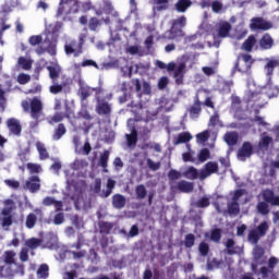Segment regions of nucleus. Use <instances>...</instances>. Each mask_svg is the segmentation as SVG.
<instances>
[{"label":"nucleus","instance_id":"1","mask_svg":"<svg viewBox=\"0 0 279 279\" xmlns=\"http://www.w3.org/2000/svg\"><path fill=\"white\" fill-rule=\"evenodd\" d=\"M4 208L0 215V221L3 228H10L12 226V210H14V201L8 198L3 202Z\"/></svg>","mask_w":279,"mask_h":279},{"label":"nucleus","instance_id":"2","mask_svg":"<svg viewBox=\"0 0 279 279\" xmlns=\"http://www.w3.org/2000/svg\"><path fill=\"white\" fill-rule=\"evenodd\" d=\"M167 71L168 73L173 71L177 84H182V77H184V73L186 72V61L170 62L167 65Z\"/></svg>","mask_w":279,"mask_h":279},{"label":"nucleus","instance_id":"3","mask_svg":"<svg viewBox=\"0 0 279 279\" xmlns=\"http://www.w3.org/2000/svg\"><path fill=\"white\" fill-rule=\"evenodd\" d=\"M22 107L25 110V112H29L31 110L33 119H38L43 110V102L38 98H34L31 101L23 100Z\"/></svg>","mask_w":279,"mask_h":279},{"label":"nucleus","instance_id":"4","mask_svg":"<svg viewBox=\"0 0 279 279\" xmlns=\"http://www.w3.org/2000/svg\"><path fill=\"white\" fill-rule=\"evenodd\" d=\"M184 25H186V17H179L173 22L171 31L165 33L163 38H167L168 40H173L180 36H184L182 29H178V27H184Z\"/></svg>","mask_w":279,"mask_h":279},{"label":"nucleus","instance_id":"5","mask_svg":"<svg viewBox=\"0 0 279 279\" xmlns=\"http://www.w3.org/2000/svg\"><path fill=\"white\" fill-rule=\"evenodd\" d=\"M232 202L228 204L229 215H239V199L243 197L246 201L247 194L243 190H238L230 194Z\"/></svg>","mask_w":279,"mask_h":279},{"label":"nucleus","instance_id":"6","mask_svg":"<svg viewBox=\"0 0 279 279\" xmlns=\"http://www.w3.org/2000/svg\"><path fill=\"white\" fill-rule=\"evenodd\" d=\"M269 230V225L267 222H262L256 229H253L248 232V242L253 245H256L262 236L267 234Z\"/></svg>","mask_w":279,"mask_h":279},{"label":"nucleus","instance_id":"7","mask_svg":"<svg viewBox=\"0 0 279 279\" xmlns=\"http://www.w3.org/2000/svg\"><path fill=\"white\" fill-rule=\"evenodd\" d=\"M80 11V2L77 0H61L58 14H71Z\"/></svg>","mask_w":279,"mask_h":279},{"label":"nucleus","instance_id":"8","mask_svg":"<svg viewBox=\"0 0 279 279\" xmlns=\"http://www.w3.org/2000/svg\"><path fill=\"white\" fill-rule=\"evenodd\" d=\"M265 254V251L263 247L255 246L253 250V256H254V262L252 264V269L254 274H258V269L260 266L265 263L266 258L263 256Z\"/></svg>","mask_w":279,"mask_h":279},{"label":"nucleus","instance_id":"9","mask_svg":"<svg viewBox=\"0 0 279 279\" xmlns=\"http://www.w3.org/2000/svg\"><path fill=\"white\" fill-rule=\"evenodd\" d=\"M219 171V165L215 161H209L205 165L204 169L199 171V180H206V178H210L213 173H217Z\"/></svg>","mask_w":279,"mask_h":279},{"label":"nucleus","instance_id":"10","mask_svg":"<svg viewBox=\"0 0 279 279\" xmlns=\"http://www.w3.org/2000/svg\"><path fill=\"white\" fill-rule=\"evenodd\" d=\"M73 142L75 146V154H78L81 156H88L90 154V143L85 142L84 144H82V141L78 136L74 137Z\"/></svg>","mask_w":279,"mask_h":279},{"label":"nucleus","instance_id":"11","mask_svg":"<svg viewBox=\"0 0 279 279\" xmlns=\"http://www.w3.org/2000/svg\"><path fill=\"white\" fill-rule=\"evenodd\" d=\"M13 269H19L21 276H23V274H25L23 271V266L21 265H4L3 267L0 268V278H8L10 276H14V274H16V271H14Z\"/></svg>","mask_w":279,"mask_h":279},{"label":"nucleus","instance_id":"12","mask_svg":"<svg viewBox=\"0 0 279 279\" xmlns=\"http://www.w3.org/2000/svg\"><path fill=\"white\" fill-rule=\"evenodd\" d=\"M230 29H232V25L228 22H219L216 25L218 38H228V36H230Z\"/></svg>","mask_w":279,"mask_h":279},{"label":"nucleus","instance_id":"13","mask_svg":"<svg viewBox=\"0 0 279 279\" xmlns=\"http://www.w3.org/2000/svg\"><path fill=\"white\" fill-rule=\"evenodd\" d=\"M271 27H274V25L268 22V21H265L260 17H254L252 20V23H251V29H271Z\"/></svg>","mask_w":279,"mask_h":279},{"label":"nucleus","instance_id":"14","mask_svg":"<svg viewBox=\"0 0 279 279\" xmlns=\"http://www.w3.org/2000/svg\"><path fill=\"white\" fill-rule=\"evenodd\" d=\"M276 265H278V258L276 257H270L269 262H268V269L266 267H260V275L263 278H271V276H274L272 271H274V267H276Z\"/></svg>","mask_w":279,"mask_h":279},{"label":"nucleus","instance_id":"15","mask_svg":"<svg viewBox=\"0 0 279 279\" xmlns=\"http://www.w3.org/2000/svg\"><path fill=\"white\" fill-rule=\"evenodd\" d=\"M26 191H31V193H36V191H40V179L38 177H31L24 185Z\"/></svg>","mask_w":279,"mask_h":279},{"label":"nucleus","instance_id":"16","mask_svg":"<svg viewBox=\"0 0 279 279\" xmlns=\"http://www.w3.org/2000/svg\"><path fill=\"white\" fill-rule=\"evenodd\" d=\"M133 125H134V120H129L128 128L131 130V134H126L128 147H134L137 141L136 129H134Z\"/></svg>","mask_w":279,"mask_h":279},{"label":"nucleus","instance_id":"17","mask_svg":"<svg viewBox=\"0 0 279 279\" xmlns=\"http://www.w3.org/2000/svg\"><path fill=\"white\" fill-rule=\"evenodd\" d=\"M64 49H65L66 56L74 54V57L77 58V56L82 53V41L80 44H76L75 41L66 44Z\"/></svg>","mask_w":279,"mask_h":279},{"label":"nucleus","instance_id":"18","mask_svg":"<svg viewBox=\"0 0 279 279\" xmlns=\"http://www.w3.org/2000/svg\"><path fill=\"white\" fill-rule=\"evenodd\" d=\"M254 63V61L252 60V56L250 54H243L241 58H240V61H239V65H240V69L239 71H241L242 73H247V71L250 69H252V64Z\"/></svg>","mask_w":279,"mask_h":279},{"label":"nucleus","instance_id":"19","mask_svg":"<svg viewBox=\"0 0 279 279\" xmlns=\"http://www.w3.org/2000/svg\"><path fill=\"white\" fill-rule=\"evenodd\" d=\"M279 66L278 59H266V65L264 66V71L268 77V82H271V75H274V69Z\"/></svg>","mask_w":279,"mask_h":279},{"label":"nucleus","instance_id":"20","mask_svg":"<svg viewBox=\"0 0 279 279\" xmlns=\"http://www.w3.org/2000/svg\"><path fill=\"white\" fill-rule=\"evenodd\" d=\"M264 202L271 204V206H279V196H275L271 190H266L262 193Z\"/></svg>","mask_w":279,"mask_h":279},{"label":"nucleus","instance_id":"21","mask_svg":"<svg viewBox=\"0 0 279 279\" xmlns=\"http://www.w3.org/2000/svg\"><path fill=\"white\" fill-rule=\"evenodd\" d=\"M47 70L49 71V77L52 80V82H56V80L60 77V73H62V68L58 63L48 65Z\"/></svg>","mask_w":279,"mask_h":279},{"label":"nucleus","instance_id":"22","mask_svg":"<svg viewBox=\"0 0 279 279\" xmlns=\"http://www.w3.org/2000/svg\"><path fill=\"white\" fill-rule=\"evenodd\" d=\"M252 156V144L244 143L242 148L238 153L239 160H245L246 158H250Z\"/></svg>","mask_w":279,"mask_h":279},{"label":"nucleus","instance_id":"23","mask_svg":"<svg viewBox=\"0 0 279 279\" xmlns=\"http://www.w3.org/2000/svg\"><path fill=\"white\" fill-rule=\"evenodd\" d=\"M134 84H135V88H136L137 93H142V95H149V93H151V86L149 85V83L144 82L141 85V81L135 80Z\"/></svg>","mask_w":279,"mask_h":279},{"label":"nucleus","instance_id":"24","mask_svg":"<svg viewBox=\"0 0 279 279\" xmlns=\"http://www.w3.org/2000/svg\"><path fill=\"white\" fill-rule=\"evenodd\" d=\"M7 125L10 130L11 134H14L15 136H19V134H21V124L19 123V120L10 119L7 122Z\"/></svg>","mask_w":279,"mask_h":279},{"label":"nucleus","instance_id":"25","mask_svg":"<svg viewBox=\"0 0 279 279\" xmlns=\"http://www.w3.org/2000/svg\"><path fill=\"white\" fill-rule=\"evenodd\" d=\"M183 178H186L187 180H197V178H199V171H197L195 167L190 166L183 171Z\"/></svg>","mask_w":279,"mask_h":279},{"label":"nucleus","instance_id":"26","mask_svg":"<svg viewBox=\"0 0 279 279\" xmlns=\"http://www.w3.org/2000/svg\"><path fill=\"white\" fill-rule=\"evenodd\" d=\"M66 175V184H68V189L69 191H75L76 193H82V187L85 186V184L83 182L81 183H73V181H71V179H69V174L65 172Z\"/></svg>","mask_w":279,"mask_h":279},{"label":"nucleus","instance_id":"27","mask_svg":"<svg viewBox=\"0 0 279 279\" xmlns=\"http://www.w3.org/2000/svg\"><path fill=\"white\" fill-rule=\"evenodd\" d=\"M259 46L262 49H271L274 47V39L269 35H264L259 40Z\"/></svg>","mask_w":279,"mask_h":279},{"label":"nucleus","instance_id":"28","mask_svg":"<svg viewBox=\"0 0 279 279\" xmlns=\"http://www.w3.org/2000/svg\"><path fill=\"white\" fill-rule=\"evenodd\" d=\"M193 5L191 0H179L175 4L177 12H186Z\"/></svg>","mask_w":279,"mask_h":279},{"label":"nucleus","instance_id":"29","mask_svg":"<svg viewBox=\"0 0 279 279\" xmlns=\"http://www.w3.org/2000/svg\"><path fill=\"white\" fill-rule=\"evenodd\" d=\"M43 204L44 206H54L56 210H62V202H58L53 197L44 198Z\"/></svg>","mask_w":279,"mask_h":279},{"label":"nucleus","instance_id":"30","mask_svg":"<svg viewBox=\"0 0 279 279\" xmlns=\"http://www.w3.org/2000/svg\"><path fill=\"white\" fill-rule=\"evenodd\" d=\"M226 204H228V198L219 196L215 203V208L218 213H226Z\"/></svg>","mask_w":279,"mask_h":279},{"label":"nucleus","instance_id":"31","mask_svg":"<svg viewBox=\"0 0 279 279\" xmlns=\"http://www.w3.org/2000/svg\"><path fill=\"white\" fill-rule=\"evenodd\" d=\"M193 140V135L189 132H183L178 135L177 141L174 142V145H180L182 143H189V141Z\"/></svg>","mask_w":279,"mask_h":279},{"label":"nucleus","instance_id":"32","mask_svg":"<svg viewBox=\"0 0 279 279\" xmlns=\"http://www.w3.org/2000/svg\"><path fill=\"white\" fill-rule=\"evenodd\" d=\"M117 182L112 179H108L107 182V190L102 191V193H100V197H109V195L112 194V189H114Z\"/></svg>","mask_w":279,"mask_h":279},{"label":"nucleus","instance_id":"33","mask_svg":"<svg viewBox=\"0 0 279 279\" xmlns=\"http://www.w3.org/2000/svg\"><path fill=\"white\" fill-rule=\"evenodd\" d=\"M254 45H256V38L254 36H250L242 45V49L244 51H252L254 48Z\"/></svg>","mask_w":279,"mask_h":279},{"label":"nucleus","instance_id":"34","mask_svg":"<svg viewBox=\"0 0 279 279\" xmlns=\"http://www.w3.org/2000/svg\"><path fill=\"white\" fill-rule=\"evenodd\" d=\"M225 141L227 145H236V141H239V135L234 132H229L225 135Z\"/></svg>","mask_w":279,"mask_h":279},{"label":"nucleus","instance_id":"35","mask_svg":"<svg viewBox=\"0 0 279 279\" xmlns=\"http://www.w3.org/2000/svg\"><path fill=\"white\" fill-rule=\"evenodd\" d=\"M19 66L24 71H29L32 69V61L25 57H20L17 61Z\"/></svg>","mask_w":279,"mask_h":279},{"label":"nucleus","instance_id":"36","mask_svg":"<svg viewBox=\"0 0 279 279\" xmlns=\"http://www.w3.org/2000/svg\"><path fill=\"white\" fill-rule=\"evenodd\" d=\"M169 5V0H154V7L153 10H157L160 12V10H167Z\"/></svg>","mask_w":279,"mask_h":279},{"label":"nucleus","instance_id":"37","mask_svg":"<svg viewBox=\"0 0 279 279\" xmlns=\"http://www.w3.org/2000/svg\"><path fill=\"white\" fill-rule=\"evenodd\" d=\"M36 147H37V151L39 154L40 160H45L46 158H49V154H47V148H45V144L37 142Z\"/></svg>","mask_w":279,"mask_h":279},{"label":"nucleus","instance_id":"38","mask_svg":"<svg viewBox=\"0 0 279 279\" xmlns=\"http://www.w3.org/2000/svg\"><path fill=\"white\" fill-rule=\"evenodd\" d=\"M113 206L114 208H123L125 206V197L121 194L113 196Z\"/></svg>","mask_w":279,"mask_h":279},{"label":"nucleus","instance_id":"39","mask_svg":"<svg viewBox=\"0 0 279 279\" xmlns=\"http://www.w3.org/2000/svg\"><path fill=\"white\" fill-rule=\"evenodd\" d=\"M178 186L179 191H182L183 193H191V191H193V183L187 181H181Z\"/></svg>","mask_w":279,"mask_h":279},{"label":"nucleus","instance_id":"40","mask_svg":"<svg viewBox=\"0 0 279 279\" xmlns=\"http://www.w3.org/2000/svg\"><path fill=\"white\" fill-rule=\"evenodd\" d=\"M90 191L92 193H95L96 195H100L101 193H104V191H101V179H96L94 184H92L90 186Z\"/></svg>","mask_w":279,"mask_h":279},{"label":"nucleus","instance_id":"41","mask_svg":"<svg viewBox=\"0 0 279 279\" xmlns=\"http://www.w3.org/2000/svg\"><path fill=\"white\" fill-rule=\"evenodd\" d=\"M97 112L98 114H110V105L107 102H98Z\"/></svg>","mask_w":279,"mask_h":279},{"label":"nucleus","instance_id":"42","mask_svg":"<svg viewBox=\"0 0 279 279\" xmlns=\"http://www.w3.org/2000/svg\"><path fill=\"white\" fill-rule=\"evenodd\" d=\"M47 247H50V250H53L58 245V235L50 233L47 235Z\"/></svg>","mask_w":279,"mask_h":279},{"label":"nucleus","instance_id":"43","mask_svg":"<svg viewBox=\"0 0 279 279\" xmlns=\"http://www.w3.org/2000/svg\"><path fill=\"white\" fill-rule=\"evenodd\" d=\"M64 134H66V129L64 128V124H59L58 129L53 134V141H60V138H62Z\"/></svg>","mask_w":279,"mask_h":279},{"label":"nucleus","instance_id":"44","mask_svg":"<svg viewBox=\"0 0 279 279\" xmlns=\"http://www.w3.org/2000/svg\"><path fill=\"white\" fill-rule=\"evenodd\" d=\"M274 169H279V161H275V162L265 165L266 173H267V171H269L268 175H270L271 178H274V175H275Z\"/></svg>","mask_w":279,"mask_h":279},{"label":"nucleus","instance_id":"45","mask_svg":"<svg viewBox=\"0 0 279 279\" xmlns=\"http://www.w3.org/2000/svg\"><path fill=\"white\" fill-rule=\"evenodd\" d=\"M38 278H49V266L43 264L37 270Z\"/></svg>","mask_w":279,"mask_h":279},{"label":"nucleus","instance_id":"46","mask_svg":"<svg viewBox=\"0 0 279 279\" xmlns=\"http://www.w3.org/2000/svg\"><path fill=\"white\" fill-rule=\"evenodd\" d=\"M182 160L184 162H196L197 159L195 158V151L190 150L187 153H183Z\"/></svg>","mask_w":279,"mask_h":279},{"label":"nucleus","instance_id":"47","mask_svg":"<svg viewBox=\"0 0 279 279\" xmlns=\"http://www.w3.org/2000/svg\"><path fill=\"white\" fill-rule=\"evenodd\" d=\"M197 158H198L199 162H206V160H208L210 158V150H208L207 148H203L198 153Z\"/></svg>","mask_w":279,"mask_h":279},{"label":"nucleus","instance_id":"48","mask_svg":"<svg viewBox=\"0 0 279 279\" xmlns=\"http://www.w3.org/2000/svg\"><path fill=\"white\" fill-rule=\"evenodd\" d=\"M26 247H29L31 250H36V247L40 246V240L36 238L28 239L25 242Z\"/></svg>","mask_w":279,"mask_h":279},{"label":"nucleus","instance_id":"49","mask_svg":"<svg viewBox=\"0 0 279 279\" xmlns=\"http://www.w3.org/2000/svg\"><path fill=\"white\" fill-rule=\"evenodd\" d=\"M125 66H121V72L124 77H132V63L124 61Z\"/></svg>","mask_w":279,"mask_h":279},{"label":"nucleus","instance_id":"50","mask_svg":"<svg viewBox=\"0 0 279 279\" xmlns=\"http://www.w3.org/2000/svg\"><path fill=\"white\" fill-rule=\"evenodd\" d=\"M81 66H95V69H99V65H97V62L93 61V60H85L82 62V64H74V69L78 70Z\"/></svg>","mask_w":279,"mask_h":279},{"label":"nucleus","instance_id":"51","mask_svg":"<svg viewBox=\"0 0 279 279\" xmlns=\"http://www.w3.org/2000/svg\"><path fill=\"white\" fill-rule=\"evenodd\" d=\"M208 136H210V133L208 131H204L202 133H198L196 135V143L204 144L206 141H208Z\"/></svg>","mask_w":279,"mask_h":279},{"label":"nucleus","instance_id":"52","mask_svg":"<svg viewBox=\"0 0 279 279\" xmlns=\"http://www.w3.org/2000/svg\"><path fill=\"white\" fill-rule=\"evenodd\" d=\"M36 221H37L36 215L29 214V215L26 217V228H28L29 230H32V228H34V226H36Z\"/></svg>","mask_w":279,"mask_h":279},{"label":"nucleus","instance_id":"53","mask_svg":"<svg viewBox=\"0 0 279 279\" xmlns=\"http://www.w3.org/2000/svg\"><path fill=\"white\" fill-rule=\"evenodd\" d=\"M14 256H16V253L12 251L4 253V260L7 265H14Z\"/></svg>","mask_w":279,"mask_h":279},{"label":"nucleus","instance_id":"54","mask_svg":"<svg viewBox=\"0 0 279 279\" xmlns=\"http://www.w3.org/2000/svg\"><path fill=\"white\" fill-rule=\"evenodd\" d=\"M4 184L7 186H9V189H14V190H16V189H19V186H21V183L14 179L4 180Z\"/></svg>","mask_w":279,"mask_h":279},{"label":"nucleus","instance_id":"55","mask_svg":"<svg viewBox=\"0 0 279 279\" xmlns=\"http://www.w3.org/2000/svg\"><path fill=\"white\" fill-rule=\"evenodd\" d=\"M202 71H203V73H204L205 75H208V76L215 75V73H217V64H215V65H213V66H204V68L202 69Z\"/></svg>","mask_w":279,"mask_h":279},{"label":"nucleus","instance_id":"56","mask_svg":"<svg viewBox=\"0 0 279 279\" xmlns=\"http://www.w3.org/2000/svg\"><path fill=\"white\" fill-rule=\"evenodd\" d=\"M135 191L138 199H144V197L147 195V190H145V185H138Z\"/></svg>","mask_w":279,"mask_h":279},{"label":"nucleus","instance_id":"57","mask_svg":"<svg viewBox=\"0 0 279 279\" xmlns=\"http://www.w3.org/2000/svg\"><path fill=\"white\" fill-rule=\"evenodd\" d=\"M110 157V153L106 150L101 157H100V166L102 169H106L108 167V158Z\"/></svg>","mask_w":279,"mask_h":279},{"label":"nucleus","instance_id":"58","mask_svg":"<svg viewBox=\"0 0 279 279\" xmlns=\"http://www.w3.org/2000/svg\"><path fill=\"white\" fill-rule=\"evenodd\" d=\"M27 169L32 173H40L43 171V168L38 163H27Z\"/></svg>","mask_w":279,"mask_h":279},{"label":"nucleus","instance_id":"59","mask_svg":"<svg viewBox=\"0 0 279 279\" xmlns=\"http://www.w3.org/2000/svg\"><path fill=\"white\" fill-rule=\"evenodd\" d=\"M29 80H32V76H29L28 74L21 73L20 75H17L19 84H27Z\"/></svg>","mask_w":279,"mask_h":279},{"label":"nucleus","instance_id":"60","mask_svg":"<svg viewBox=\"0 0 279 279\" xmlns=\"http://www.w3.org/2000/svg\"><path fill=\"white\" fill-rule=\"evenodd\" d=\"M220 239H221V230H219V229L211 230L210 240L218 242V241H220Z\"/></svg>","mask_w":279,"mask_h":279},{"label":"nucleus","instance_id":"61","mask_svg":"<svg viewBox=\"0 0 279 279\" xmlns=\"http://www.w3.org/2000/svg\"><path fill=\"white\" fill-rule=\"evenodd\" d=\"M271 143V137L264 135L262 136V140L259 142V147L265 148V147H269Z\"/></svg>","mask_w":279,"mask_h":279},{"label":"nucleus","instance_id":"62","mask_svg":"<svg viewBox=\"0 0 279 279\" xmlns=\"http://www.w3.org/2000/svg\"><path fill=\"white\" fill-rule=\"evenodd\" d=\"M90 92H92L90 87L81 86V97H82V99L84 100V99L90 97Z\"/></svg>","mask_w":279,"mask_h":279},{"label":"nucleus","instance_id":"63","mask_svg":"<svg viewBox=\"0 0 279 279\" xmlns=\"http://www.w3.org/2000/svg\"><path fill=\"white\" fill-rule=\"evenodd\" d=\"M62 119H64V116L62 113H56L52 118H50L48 120V122L50 124L60 123V121H62Z\"/></svg>","mask_w":279,"mask_h":279},{"label":"nucleus","instance_id":"64","mask_svg":"<svg viewBox=\"0 0 279 279\" xmlns=\"http://www.w3.org/2000/svg\"><path fill=\"white\" fill-rule=\"evenodd\" d=\"M86 161L84 160H75L72 163V169H74L75 171H77V169H83V167H86Z\"/></svg>","mask_w":279,"mask_h":279}]
</instances>
